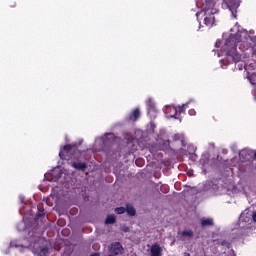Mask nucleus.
Instances as JSON below:
<instances>
[{"instance_id": "f257e3e1", "label": "nucleus", "mask_w": 256, "mask_h": 256, "mask_svg": "<svg viewBox=\"0 0 256 256\" xmlns=\"http://www.w3.org/2000/svg\"><path fill=\"white\" fill-rule=\"evenodd\" d=\"M235 47H239L240 51H247V49L253 47V38L249 36L247 31H241L236 35H230L229 39L226 40V43L223 46V51L237 63L241 61V56L237 53Z\"/></svg>"}, {"instance_id": "f03ea898", "label": "nucleus", "mask_w": 256, "mask_h": 256, "mask_svg": "<svg viewBox=\"0 0 256 256\" xmlns=\"http://www.w3.org/2000/svg\"><path fill=\"white\" fill-rule=\"evenodd\" d=\"M202 10L196 13L198 21L204 17V25L213 27L215 25V15H217V8L213 1H205L202 4Z\"/></svg>"}, {"instance_id": "7ed1b4c3", "label": "nucleus", "mask_w": 256, "mask_h": 256, "mask_svg": "<svg viewBox=\"0 0 256 256\" xmlns=\"http://www.w3.org/2000/svg\"><path fill=\"white\" fill-rule=\"evenodd\" d=\"M185 107H187V104H184L182 107L179 106L178 108L175 106H167L165 109V114L167 115V117L177 119V117L175 116L177 115V113H183V111H185Z\"/></svg>"}, {"instance_id": "20e7f679", "label": "nucleus", "mask_w": 256, "mask_h": 256, "mask_svg": "<svg viewBox=\"0 0 256 256\" xmlns=\"http://www.w3.org/2000/svg\"><path fill=\"white\" fill-rule=\"evenodd\" d=\"M151 256H162L163 255V248L159 244H153L150 249Z\"/></svg>"}, {"instance_id": "39448f33", "label": "nucleus", "mask_w": 256, "mask_h": 256, "mask_svg": "<svg viewBox=\"0 0 256 256\" xmlns=\"http://www.w3.org/2000/svg\"><path fill=\"white\" fill-rule=\"evenodd\" d=\"M111 253H114V255H121V253H123V246L117 242L112 244Z\"/></svg>"}, {"instance_id": "423d86ee", "label": "nucleus", "mask_w": 256, "mask_h": 256, "mask_svg": "<svg viewBox=\"0 0 256 256\" xmlns=\"http://www.w3.org/2000/svg\"><path fill=\"white\" fill-rule=\"evenodd\" d=\"M72 167H74V169H79L80 171H85V169H87V164L83 162L72 163Z\"/></svg>"}, {"instance_id": "0eeeda50", "label": "nucleus", "mask_w": 256, "mask_h": 256, "mask_svg": "<svg viewBox=\"0 0 256 256\" xmlns=\"http://www.w3.org/2000/svg\"><path fill=\"white\" fill-rule=\"evenodd\" d=\"M141 116V112L139 111V109H135L132 114L130 115V120L131 121H137V119H139V117Z\"/></svg>"}, {"instance_id": "6e6552de", "label": "nucleus", "mask_w": 256, "mask_h": 256, "mask_svg": "<svg viewBox=\"0 0 256 256\" xmlns=\"http://www.w3.org/2000/svg\"><path fill=\"white\" fill-rule=\"evenodd\" d=\"M202 227H209V225H213V220L211 218H203L201 220Z\"/></svg>"}, {"instance_id": "1a4fd4ad", "label": "nucleus", "mask_w": 256, "mask_h": 256, "mask_svg": "<svg viewBox=\"0 0 256 256\" xmlns=\"http://www.w3.org/2000/svg\"><path fill=\"white\" fill-rule=\"evenodd\" d=\"M115 221H117V218L115 217V215H108L106 218V225H113V223H115Z\"/></svg>"}, {"instance_id": "9d476101", "label": "nucleus", "mask_w": 256, "mask_h": 256, "mask_svg": "<svg viewBox=\"0 0 256 256\" xmlns=\"http://www.w3.org/2000/svg\"><path fill=\"white\" fill-rule=\"evenodd\" d=\"M126 212H127L131 217L135 216V213H136L135 208H134L132 205H127V206H126Z\"/></svg>"}, {"instance_id": "9b49d317", "label": "nucleus", "mask_w": 256, "mask_h": 256, "mask_svg": "<svg viewBox=\"0 0 256 256\" xmlns=\"http://www.w3.org/2000/svg\"><path fill=\"white\" fill-rule=\"evenodd\" d=\"M64 151H71V145H65L64 147H63V149H61L60 150V152H59V157H61V159H63V157H64Z\"/></svg>"}, {"instance_id": "f8f14e48", "label": "nucleus", "mask_w": 256, "mask_h": 256, "mask_svg": "<svg viewBox=\"0 0 256 256\" xmlns=\"http://www.w3.org/2000/svg\"><path fill=\"white\" fill-rule=\"evenodd\" d=\"M239 155H240V159H249V154L247 150L240 151Z\"/></svg>"}, {"instance_id": "ddd939ff", "label": "nucleus", "mask_w": 256, "mask_h": 256, "mask_svg": "<svg viewBox=\"0 0 256 256\" xmlns=\"http://www.w3.org/2000/svg\"><path fill=\"white\" fill-rule=\"evenodd\" d=\"M125 211H126L125 207L115 208V213H117V215H123V213H125Z\"/></svg>"}, {"instance_id": "4468645a", "label": "nucleus", "mask_w": 256, "mask_h": 256, "mask_svg": "<svg viewBox=\"0 0 256 256\" xmlns=\"http://www.w3.org/2000/svg\"><path fill=\"white\" fill-rule=\"evenodd\" d=\"M10 247H29V246L26 244H17L15 241H12L10 243Z\"/></svg>"}, {"instance_id": "2eb2a0df", "label": "nucleus", "mask_w": 256, "mask_h": 256, "mask_svg": "<svg viewBox=\"0 0 256 256\" xmlns=\"http://www.w3.org/2000/svg\"><path fill=\"white\" fill-rule=\"evenodd\" d=\"M182 235H184V237H193V231L185 230L184 232H182Z\"/></svg>"}, {"instance_id": "dca6fc26", "label": "nucleus", "mask_w": 256, "mask_h": 256, "mask_svg": "<svg viewBox=\"0 0 256 256\" xmlns=\"http://www.w3.org/2000/svg\"><path fill=\"white\" fill-rule=\"evenodd\" d=\"M201 1H203V0H197V2H196L197 7H201Z\"/></svg>"}, {"instance_id": "f3484780", "label": "nucleus", "mask_w": 256, "mask_h": 256, "mask_svg": "<svg viewBox=\"0 0 256 256\" xmlns=\"http://www.w3.org/2000/svg\"><path fill=\"white\" fill-rule=\"evenodd\" d=\"M252 219H253V221H255V223H256V211L253 213Z\"/></svg>"}, {"instance_id": "a211bd4d", "label": "nucleus", "mask_w": 256, "mask_h": 256, "mask_svg": "<svg viewBox=\"0 0 256 256\" xmlns=\"http://www.w3.org/2000/svg\"><path fill=\"white\" fill-rule=\"evenodd\" d=\"M189 115H195V110L193 109L189 110Z\"/></svg>"}, {"instance_id": "6ab92c4d", "label": "nucleus", "mask_w": 256, "mask_h": 256, "mask_svg": "<svg viewBox=\"0 0 256 256\" xmlns=\"http://www.w3.org/2000/svg\"><path fill=\"white\" fill-rule=\"evenodd\" d=\"M221 45V42L220 41H217L216 42V47H219Z\"/></svg>"}, {"instance_id": "aec40b11", "label": "nucleus", "mask_w": 256, "mask_h": 256, "mask_svg": "<svg viewBox=\"0 0 256 256\" xmlns=\"http://www.w3.org/2000/svg\"><path fill=\"white\" fill-rule=\"evenodd\" d=\"M123 231L127 233V231H129V228H124Z\"/></svg>"}, {"instance_id": "412c9836", "label": "nucleus", "mask_w": 256, "mask_h": 256, "mask_svg": "<svg viewBox=\"0 0 256 256\" xmlns=\"http://www.w3.org/2000/svg\"><path fill=\"white\" fill-rule=\"evenodd\" d=\"M136 165L141 166V164H139V160H136Z\"/></svg>"}, {"instance_id": "4be33fe9", "label": "nucleus", "mask_w": 256, "mask_h": 256, "mask_svg": "<svg viewBox=\"0 0 256 256\" xmlns=\"http://www.w3.org/2000/svg\"><path fill=\"white\" fill-rule=\"evenodd\" d=\"M91 256H99V253H94Z\"/></svg>"}, {"instance_id": "5701e85b", "label": "nucleus", "mask_w": 256, "mask_h": 256, "mask_svg": "<svg viewBox=\"0 0 256 256\" xmlns=\"http://www.w3.org/2000/svg\"><path fill=\"white\" fill-rule=\"evenodd\" d=\"M62 233H63V235H65V233H67V230H63Z\"/></svg>"}]
</instances>
